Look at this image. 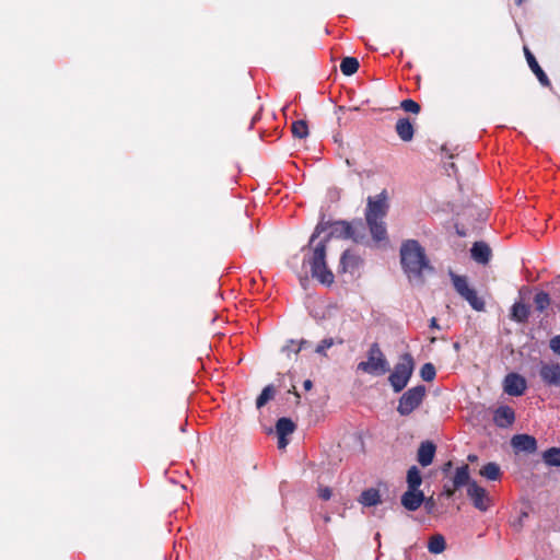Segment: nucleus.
Instances as JSON below:
<instances>
[{"mask_svg":"<svg viewBox=\"0 0 560 560\" xmlns=\"http://www.w3.org/2000/svg\"><path fill=\"white\" fill-rule=\"evenodd\" d=\"M292 135L298 139H305L310 131L307 121L304 119H299L292 122Z\"/></svg>","mask_w":560,"mask_h":560,"instance_id":"7c9ffc66","label":"nucleus"},{"mask_svg":"<svg viewBox=\"0 0 560 560\" xmlns=\"http://www.w3.org/2000/svg\"><path fill=\"white\" fill-rule=\"evenodd\" d=\"M180 430L185 432V424L180 427Z\"/></svg>","mask_w":560,"mask_h":560,"instance_id":"774afa93","label":"nucleus"},{"mask_svg":"<svg viewBox=\"0 0 560 560\" xmlns=\"http://www.w3.org/2000/svg\"><path fill=\"white\" fill-rule=\"evenodd\" d=\"M331 240H351L355 244H364L366 234L363 219L334 220L327 218L325 210L320 209L318 221L301 252H307L303 265H310L312 277L327 288L335 282V275L327 264V249Z\"/></svg>","mask_w":560,"mask_h":560,"instance_id":"f257e3e1","label":"nucleus"},{"mask_svg":"<svg viewBox=\"0 0 560 560\" xmlns=\"http://www.w3.org/2000/svg\"><path fill=\"white\" fill-rule=\"evenodd\" d=\"M293 394L295 395L296 398L301 397L300 394L295 389L293 390Z\"/></svg>","mask_w":560,"mask_h":560,"instance_id":"69168bd1","label":"nucleus"},{"mask_svg":"<svg viewBox=\"0 0 560 560\" xmlns=\"http://www.w3.org/2000/svg\"><path fill=\"white\" fill-rule=\"evenodd\" d=\"M466 212H469V215H474V212H477V220L478 221H485L486 220V217L483 214V212H480V211H477L476 209H472V208H466L463 212V214L465 215Z\"/></svg>","mask_w":560,"mask_h":560,"instance_id":"37998d69","label":"nucleus"},{"mask_svg":"<svg viewBox=\"0 0 560 560\" xmlns=\"http://www.w3.org/2000/svg\"><path fill=\"white\" fill-rule=\"evenodd\" d=\"M276 393L277 390L273 384H268L267 386H265L256 398V408L261 409L262 407H265L270 400L275 398Z\"/></svg>","mask_w":560,"mask_h":560,"instance_id":"bb28decb","label":"nucleus"},{"mask_svg":"<svg viewBox=\"0 0 560 560\" xmlns=\"http://www.w3.org/2000/svg\"><path fill=\"white\" fill-rule=\"evenodd\" d=\"M358 370L374 376H381L390 371L389 362L377 342L370 346L366 361H361L358 364Z\"/></svg>","mask_w":560,"mask_h":560,"instance_id":"20e7f679","label":"nucleus"},{"mask_svg":"<svg viewBox=\"0 0 560 560\" xmlns=\"http://www.w3.org/2000/svg\"><path fill=\"white\" fill-rule=\"evenodd\" d=\"M511 446L515 454H534L538 450V442L534 435L517 433L512 436Z\"/></svg>","mask_w":560,"mask_h":560,"instance_id":"1a4fd4ad","label":"nucleus"},{"mask_svg":"<svg viewBox=\"0 0 560 560\" xmlns=\"http://www.w3.org/2000/svg\"><path fill=\"white\" fill-rule=\"evenodd\" d=\"M374 539L378 542V547L381 546V534L376 533Z\"/></svg>","mask_w":560,"mask_h":560,"instance_id":"bf43d9fd","label":"nucleus"},{"mask_svg":"<svg viewBox=\"0 0 560 560\" xmlns=\"http://www.w3.org/2000/svg\"><path fill=\"white\" fill-rule=\"evenodd\" d=\"M516 415L509 405H500L493 410V423L500 429H508L515 422Z\"/></svg>","mask_w":560,"mask_h":560,"instance_id":"f8f14e48","label":"nucleus"},{"mask_svg":"<svg viewBox=\"0 0 560 560\" xmlns=\"http://www.w3.org/2000/svg\"><path fill=\"white\" fill-rule=\"evenodd\" d=\"M492 257L491 247L483 241H476L470 247V258L480 265H488Z\"/></svg>","mask_w":560,"mask_h":560,"instance_id":"f3484780","label":"nucleus"},{"mask_svg":"<svg viewBox=\"0 0 560 560\" xmlns=\"http://www.w3.org/2000/svg\"><path fill=\"white\" fill-rule=\"evenodd\" d=\"M542 460L549 467H560V447L552 446L544 451Z\"/></svg>","mask_w":560,"mask_h":560,"instance_id":"c756f323","label":"nucleus"},{"mask_svg":"<svg viewBox=\"0 0 560 560\" xmlns=\"http://www.w3.org/2000/svg\"><path fill=\"white\" fill-rule=\"evenodd\" d=\"M539 376L542 383L549 387L560 386V364L541 362Z\"/></svg>","mask_w":560,"mask_h":560,"instance_id":"ddd939ff","label":"nucleus"},{"mask_svg":"<svg viewBox=\"0 0 560 560\" xmlns=\"http://www.w3.org/2000/svg\"><path fill=\"white\" fill-rule=\"evenodd\" d=\"M427 396V387L423 384H418L413 387L408 388L402 393L398 399L397 412L401 417L411 415L418 409Z\"/></svg>","mask_w":560,"mask_h":560,"instance_id":"423d86ee","label":"nucleus"},{"mask_svg":"<svg viewBox=\"0 0 560 560\" xmlns=\"http://www.w3.org/2000/svg\"><path fill=\"white\" fill-rule=\"evenodd\" d=\"M400 108L409 114L418 115L421 112V106L412 98H405L400 102Z\"/></svg>","mask_w":560,"mask_h":560,"instance_id":"473e14b6","label":"nucleus"},{"mask_svg":"<svg viewBox=\"0 0 560 560\" xmlns=\"http://www.w3.org/2000/svg\"><path fill=\"white\" fill-rule=\"evenodd\" d=\"M453 493H454L453 487L451 488L447 483H444L441 495H444L446 498H452Z\"/></svg>","mask_w":560,"mask_h":560,"instance_id":"de8ad7c7","label":"nucleus"},{"mask_svg":"<svg viewBox=\"0 0 560 560\" xmlns=\"http://www.w3.org/2000/svg\"><path fill=\"white\" fill-rule=\"evenodd\" d=\"M436 454V445L433 441L427 440L420 443L417 451V462L421 467L430 466Z\"/></svg>","mask_w":560,"mask_h":560,"instance_id":"a211bd4d","label":"nucleus"},{"mask_svg":"<svg viewBox=\"0 0 560 560\" xmlns=\"http://www.w3.org/2000/svg\"><path fill=\"white\" fill-rule=\"evenodd\" d=\"M358 502L364 508H374L383 502L382 494L377 488L364 489L358 498Z\"/></svg>","mask_w":560,"mask_h":560,"instance_id":"4be33fe9","label":"nucleus"},{"mask_svg":"<svg viewBox=\"0 0 560 560\" xmlns=\"http://www.w3.org/2000/svg\"><path fill=\"white\" fill-rule=\"evenodd\" d=\"M453 469V462L452 460H447L445 462L442 466H441V471L442 474L446 477L450 475V472L452 471Z\"/></svg>","mask_w":560,"mask_h":560,"instance_id":"a18cd8bd","label":"nucleus"},{"mask_svg":"<svg viewBox=\"0 0 560 560\" xmlns=\"http://www.w3.org/2000/svg\"><path fill=\"white\" fill-rule=\"evenodd\" d=\"M533 289L528 285H522L518 290V299L516 301L527 302L529 300Z\"/></svg>","mask_w":560,"mask_h":560,"instance_id":"58836bf2","label":"nucleus"},{"mask_svg":"<svg viewBox=\"0 0 560 560\" xmlns=\"http://www.w3.org/2000/svg\"><path fill=\"white\" fill-rule=\"evenodd\" d=\"M395 131L404 142H410L415 137V124L409 117H401L396 121Z\"/></svg>","mask_w":560,"mask_h":560,"instance_id":"412c9836","label":"nucleus"},{"mask_svg":"<svg viewBox=\"0 0 560 560\" xmlns=\"http://www.w3.org/2000/svg\"><path fill=\"white\" fill-rule=\"evenodd\" d=\"M424 502V492L421 489H407L400 495V504L408 512H416Z\"/></svg>","mask_w":560,"mask_h":560,"instance_id":"9b49d317","label":"nucleus"},{"mask_svg":"<svg viewBox=\"0 0 560 560\" xmlns=\"http://www.w3.org/2000/svg\"><path fill=\"white\" fill-rule=\"evenodd\" d=\"M534 310L540 314L545 313L551 305L553 306V300L550 292L544 290H536L534 298Z\"/></svg>","mask_w":560,"mask_h":560,"instance_id":"5701e85b","label":"nucleus"},{"mask_svg":"<svg viewBox=\"0 0 560 560\" xmlns=\"http://www.w3.org/2000/svg\"><path fill=\"white\" fill-rule=\"evenodd\" d=\"M441 150H442V154H443L444 156H447V158H450V159H453V154H452V153H450V151H448V149H447V147H446L445 144H444V145H442Z\"/></svg>","mask_w":560,"mask_h":560,"instance_id":"6e6d98bb","label":"nucleus"},{"mask_svg":"<svg viewBox=\"0 0 560 560\" xmlns=\"http://www.w3.org/2000/svg\"><path fill=\"white\" fill-rule=\"evenodd\" d=\"M422 506L424 508V511L427 514H435V511H436V503H435V500L433 499V497H427L424 494V502L422 504Z\"/></svg>","mask_w":560,"mask_h":560,"instance_id":"e433bc0d","label":"nucleus"},{"mask_svg":"<svg viewBox=\"0 0 560 560\" xmlns=\"http://www.w3.org/2000/svg\"><path fill=\"white\" fill-rule=\"evenodd\" d=\"M303 388L308 392L313 388V382L311 380H305L303 382Z\"/></svg>","mask_w":560,"mask_h":560,"instance_id":"5fc2aeb1","label":"nucleus"},{"mask_svg":"<svg viewBox=\"0 0 560 560\" xmlns=\"http://www.w3.org/2000/svg\"><path fill=\"white\" fill-rule=\"evenodd\" d=\"M503 392L512 397L523 396L527 388V380L517 372H510L505 375L502 383Z\"/></svg>","mask_w":560,"mask_h":560,"instance_id":"6e6552de","label":"nucleus"},{"mask_svg":"<svg viewBox=\"0 0 560 560\" xmlns=\"http://www.w3.org/2000/svg\"><path fill=\"white\" fill-rule=\"evenodd\" d=\"M308 281V278L301 279V284L304 287V283Z\"/></svg>","mask_w":560,"mask_h":560,"instance_id":"e2e57ef3","label":"nucleus"},{"mask_svg":"<svg viewBox=\"0 0 560 560\" xmlns=\"http://www.w3.org/2000/svg\"><path fill=\"white\" fill-rule=\"evenodd\" d=\"M311 341L306 340V339H301L299 342H298V348L294 350V353H299L300 351L302 350H305L307 348L311 347Z\"/></svg>","mask_w":560,"mask_h":560,"instance_id":"c03bdc74","label":"nucleus"},{"mask_svg":"<svg viewBox=\"0 0 560 560\" xmlns=\"http://www.w3.org/2000/svg\"><path fill=\"white\" fill-rule=\"evenodd\" d=\"M467 495L471 500L474 508L481 512L488 511L490 502L489 492L478 485L477 481H472L470 487L467 489Z\"/></svg>","mask_w":560,"mask_h":560,"instance_id":"9d476101","label":"nucleus"},{"mask_svg":"<svg viewBox=\"0 0 560 560\" xmlns=\"http://www.w3.org/2000/svg\"><path fill=\"white\" fill-rule=\"evenodd\" d=\"M404 557L405 560H411L410 549H405Z\"/></svg>","mask_w":560,"mask_h":560,"instance_id":"13d9d810","label":"nucleus"},{"mask_svg":"<svg viewBox=\"0 0 560 560\" xmlns=\"http://www.w3.org/2000/svg\"><path fill=\"white\" fill-rule=\"evenodd\" d=\"M452 284L455 291L477 312H483L486 303L482 298L478 296L476 289L469 285L466 276L457 275L452 269L448 271Z\"/></svg>","mask_w":560,"mask_h":560,"instance_id":"39448f33","label":"nucleus"},{"mask_svg":"<svg viewBox=\"0 0 560 560\" xmlns=\"http://www.w3.org/2000/svg\"><path fill=\"white\" fill-rule=\"evenodd\" d=\"M423 477L420 468L416 465L410 466L406 474L407 489H420Z\"/></svg>","mask_w":560,"mask_h":560,"instance_id":"393cba45","label":"nucleus"},{"mask_svg":"<svg viewBox=\"0 0 560 560\" xmlns=\"http://www.w3.org/2000/svg\"><path fill=\"white\" fill-rule=\"evenodd\" d=\"M278 439V448L282 450L285 448L289 444V436L287 435H277Z\"/></svg>","mask_w":560,"mask_h":560,"instance_id":"49530a36","label":"nucleus"},{"mask_svg":"<svg viewBox=\"0 0 560 560\" xmlns=\"http://www.w3.org/2000/svg\"><path fill=\"white\" fill-rule=\"evenodd\" d=\"M528 517V512L521 511L518 517L512 523L515 530L520 532L524 526V520Z\"/></svg>","mask_w":560,"mask_h":560,"instance_id":"4c0bfd02","label":"nucleus"},{"mask_svg":"<svg viewBox=\"0 0 560 560\" xmlns=\"http://www.w3.org/2000/svg\"><path fill=\"white\" fill-rule=\"evenodd\" d=\"M381 556H382V553L380 552V553L377 555V557H376V560H380V559H381Z\"/></svg>","mask_w":560,"mask_h":560,"instance_id":"338daca9","label":"nucleus"},{"mask_svg":"<svg viewBox=\"0 0 560 560\" xmlns=\"http://www.w3.org/2000/svg\"><path fill=\"white\" fill-rule=\"evenodd\" d=\"M318 497L323 500V501H328L331 499L332 497V490L331 488L329 487H326V486H319L318 487Z\"/></svg>","mask_w":560,"mask_h":560,"instance_id":"ea45409f","label":"nucleus"},{"mask_svg":"<svg viewBox=\"0 0 560 560\" xmlns=\"http://www.w3.org/2000/svg\"><path fill=\"white\" fill-rule=\"evenodd\" d=\"M400 266L408 281L412 285L425 283L424 272L434 273L425 248L417 240H406L399 249Z\"/></svg>","mask_w":560,"mask_h":560,"instance_id":"f03ea898","label":"nucleus"},{"mask_svg":"<svg viewBox=\"0 0 560 560\" xmlns=\"http://www.w3.org/2000/svg\"><path fill=\"white\" fill-rule=\"evenodd\" d=\"M467 460L470 462V463H475L478 460V456L476 454H469L467 456Z\"/></svg>","mask_w":560,"mask_h":560,"instance_id":"4d7b16f0","label":"nucleus"},{"mask_svg":"<svg viewBox=\"0 0 560 560\" xmlns=\"http://www.w3.org/2000/svg\"><path fill=\"white\" fill-rule=\"evenodd\" d=\"M550 350L560 357V335L553 336L549 341Z\"/></svg>","mask_w":560,"mask_h":560,"instance_id":"a19ab883","label":"nucleus"},{"mask_svg":"<svg viewBox=\"0 0 560 560\" xmlns=\"http://www.w3.org/2000/svg\"><path fill=\"white\" fill-rule=\"evenodd\" d=\"M532 315V305L528 302L516 301L509 311V318L517 324H526Z\"/></svg>","mask_w":560,"mask_h":560,"instance_id":"4468645a","label":"nucleus"},{"mask_svg":"<svg viewBox=\"0 0 560 560\" xmlns=\"http://www.w3.org/2000/svg\"><path fill=\"white\" fill-rule=\"evenodd\" d=\"M335 345V340L331 337L324 338L316 347L315 352L317 354L326 357V350Z\"/></svg>","mask_w":560,"mask_h":560,"instance_id":"c9c22d12","label":"nucleus"},{"mask_svg":"<svg viewBox=\"0 0 560 560\" xmlns=\"http://www.w3.org/2000/svg\"><path fill=\"white\" fill-rule=\"evenodd\" d=\"M550 294L553 300V303L560 302V275L555 277L550 282Z\"/></svg>","mask_w":560,"mask_h":560,"instance_id":"f704fd0d","label":"nucleus"},{"mask_svg":"<svg viewBox=\"0 0 560 560\" xmlns=\"http://www.w3.org/2000/svg\"><path fill=\"white\" fill-rule=\"evenodd\" d=\"M428 550L432 555H440L446 549L445 537L441 534L433 535L428 541Z\"/></svg>","mask_w":560,"mask_h":560,"instance_id":"c85d7f7f","label":"nucleus"},{"mask_svg":"<svg viewBox=\"0 0 560 560\" xmlns=\"http://www.w3.org/2000/svg\"><path fill=\"white\" fill-rule=\"evenodd\" d=\"M365 229L369 228L374 242L381 243L388 240L386 224L380 219H365Z\"/></svg>","mask_w":560,"mask_h":560,"instance_id":"aec40b11","label":"nucleus"},{"mask_svg":"<svg viewBox=\"0 0 560 560\" xmlns=\"http://www.w3.org/2000/svg\"><path fill=\"white\" fill-rule=\"evenodd\" d=\"M454 228H455V233L457 236L466 237L468 235L466 228L464 225L459 224L458 222H455Z\"/></svg>","mask_w":560,"mask_h":560,"instance_id":"79ce46f5","label":"nucleus"},{"mask_svg":"<svg viewBox=\"0 0 560 560\" xmlns=\"http://www.w3.org/2000/svg\"><path fill=\"white\" fill-rule=\"evenodd\" d=\"M389 210L388 192L383 189L376 196H369L366 199L365 219L383 220Z\"/></svg>","mask_w":560,"mask_h":560,"instance_id":"0eeeda50","label":"nucleus"},{"mask_svg":"<svg viewBox=\"0 0 560 560\" xmlns=\"http://www.w3.org/2000/svg\"><path fill=\"white\" fill-rule=\"evenodd\" d=\"M296 423L289 417H280L276 421L275 430L276 435H291L296 430Z\"/></svg>","mask_w":560,"mask_h":560,"instance_id":"a878e982","label":"nucleus"},{"mask_svg":"<svg viewBox=\"0 0 560 560\" xmlns=\"http://www.w3.org/2000/svg\"><path fill=\"white\" fill-rule=\"evenodd\" d=\"M516 5H522L525 0H514Z\"/></svg>","mask_w":560,"mask_h":560,"instance_id":"680f3d73","label":"nucleus"},{"mask_svg":"<svg viewBox=\"0 0 560 560\" xmlns=\"http://www.w3.org/2000/svg\"><path fill=\"white\" fill-rule=\"evenodd\" d=\"M429 328L430 329H441L439 323H438V319L435 317H432L430 320H429Z\"/></svg>","mask_w":560,"mask_h":560,"instance_id":"603ef678","label":"nucleus"},{"mask_svg":"<svg viewBox=\"0 0 560 560\" xmlns=\"http://www.w3.org/2000/svg\"><path fill=\"white\" fill-rule=\"evenodd\" d=\"M445 170L447 171L448 174L450 170H452L454 174L457 172V167L454 162L445 163Z\"/></svg>","mask_w":560,"mask_h":560,"instance_id":"864d4df0","label":"nucleus"},{"mask_svg":"<svg viewBox=\"0 0 560 560\" xmlns=\"http://www.w3.org/2000/svg\"><path fill=\"white\" fill-rule=\"evenodd\" d=\"M453 348L458 351L460 349V343L459 342H454L453 343Z\"/></svg>","mask_w":560,"mask_h":560,"instance_id":"052dcab7","label":"nucleus"},{"mask_svg":"<svg viewBox=\"0 0 560 560\" xmlns=\"http://www.w3.org/2000/svg\"><path fill=\"white\" fill-rule=\"evenodd\" d=\"M399 362L394 365L387 381L395 394L404 392L409 384L416 368V361L410 352L399 357Z\"/></svg>","mask_w":560,"mask_h":560,"instance_id":"7ed1b4c3","label":"nucleus"},{"mask_svg":"<svg viewBox=\"0 0 560 560\" xmlns=\"http://www.w3.org/2000/svg\"><path fill=\"white\" fill-rule=\"evenodd\" d=\"M340 197V192L337 188L329 190V198L331 201H337Z\"/></svg>","mask_w":560,"mask_h":560,"instance_id":"3c124183","label":"nucleus"},{"mask_svg":"<svg viewBox=\"0 0 560 560\" xmlns=\"http://www.w3.org/2000/svg\"><path fill=\"white\" fill-rule=\"evenodd\" d=\"M360 68L359 60L355 57L347 56L341 59L340 71L343 75L351 77Z\"/></svg>","mask_w":560,"mask_h":560,"instance_id":"cd10ccee","label":"nucleus"},{"mask_svg":"<svg viewBox=\"0 0 560 560\" xmlns=\"http://www.w3.org/2000/svg\"><path fill=\"white\" fill-rule=\"evenodd\" d=\"M553 306L558 308V311L560 312V302L559 303H553Z\"/></svg>","mask_w":560,"mask_h":560,"instance_id":"0e129e2a","label":"nucleus"},{"mask_svg":"<svg viewBox=\"0 0 560 560\" xmlns=\"http://www.w3.org/2000/svg\"><path fill=\"white\" fill-rule=\"evenodd\" d=\"M419 375L423 382H432L436 376V369L433 363L427 362L420 368Z\"/></svg>","mask_w":560,"mask_h":560,"instance_id":"2f4dec72","label":"nucleus"},{"mask_svg":"<svg viewBox=\"0 0 560 560\" xmlns=\"http://www.w3.org/2000/svg\"><path fill=\"white\" fill-rule=\"evenodd\" d=\"M472 481L476 480L471 478L470 468L467 464L456 467L451 478V483L454 490H460L465 487L468 489Z\"/></svg>","mask_w":560,"mask_h":560,"instance_id":"dca6fc26","label":"nucleus"},{"mask_svg":"<svg viewBox=\"0 0 560 560\" xmlns=\"http://www.w3.org/2000/svg\"><path fill=\"white\" fill-rule=\"evenodd\" d=\"M336 304H329L327 306V310H311L310 311V315L318 323L320 324L323 320H325L326 318H328V311L330 308H336Z\"/></svg>","mask_w":560,"mask_h":560,"instance_id":"72a5a7b5","label":"nucleus"},{"mask_svg":"<svg viewBox=\"0 0 560 560\" xmlns=\"http://www.w3.org/2000/svg\"><path fill=\"white\" fill-rule=\"evenodd\" d=\"M523 49H524V55H525L527 65H528L529 69L532 70V72L537 78L538 82L544 88H550L551 81L549 80V78H548L547 73L544 71V69L539 66L535 55L530 51V49L527 46H524Z\"/></svg>","mask_w":560,"mask_h":560,"instance_id":"2eb2a0df","label":"nucleus"},{"mask_svg":"<svg viewBox=\"0 0 560 560\" xmlns=\"http://www.w3.org/2000/svg\"><path fill=\"white\" fill-rule=\"evenodd\" d=\"M295 342H296L295 340L290 339L288 341V345L282 347L281 351L287 352V353L294 352L295 349H292L291 345H294Z\"/></svg>","mask_w":560,"mask_h":560,"instance_id":"8fccbe9b","label":"nucleus"},{"mask_svg":"<svg viewBox=\"0 0 560 560\" xmlns=\"http://www.w3.org/2000/svg\"><path fill=\"white\" fill-rule=\"evenodd\" d=\"M261 119V109L258 110L253 117L249 122L248 129L252 130L257 121Z\"/></svg>","mask_w":560,"mask_h":560,"instance_id":"09e8293b","label":"nucleus"},{"mask_svg":"<svg viewBox=\"0 0 560 560\" xmlns=\"http://www.w3.org/2000/svg\"><path fill=\"white\" fill-rule=\"evenodd\" d=\"M362 262L363 260L359 255L354 254L351 249H346L340 256L338 272H353L360 268Z\"/></svg>","mask_w":560,"mask_h":560,"instance_id":"6ab92c4d","label":"nucleus"},{"mask_svg":"<svg viewBox=\"0 0 560 560\" xmlns=\"http://www.w3.org/2000/svg\"><path fill=\"white\" fill-rule=\"evenodd\" d=\"M479 475L489 481H499L502 478V470L495 462H488L482 465Z\"/></svg>","mask_w":560,"mask_h":560,"instance_id":"b1692460","label":"nucleus"}]
</instances>
